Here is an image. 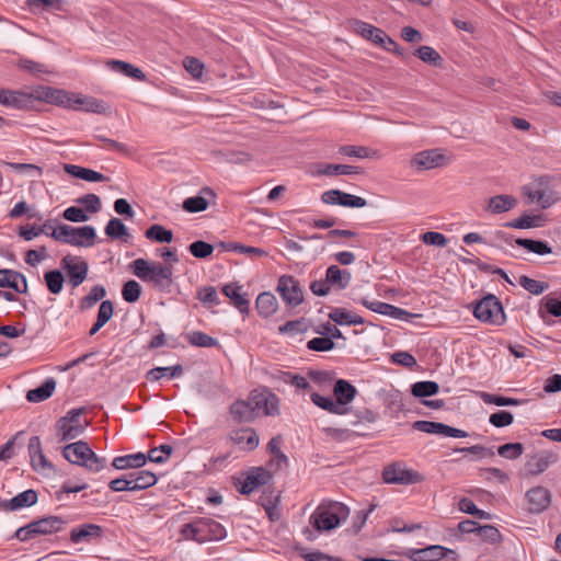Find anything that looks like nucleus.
Returning a JSON list of instances; mask_svg holds the SVG:
<instances>
[{"label":"nucleus","instance_id":"obj_1","mask_svg":"<svg viewBox=\"0 0 561 561\" xmlns=\"http://www.w3.org/2000/svg\"><path fill=\"white\" fill-rule=\"evenodd\" d=\"M350 510L346 505L335 501L322 502L310 516V525L318 531H330L346 520Z\"/></svg>","mask_w":561,"mask_h":561},{"label":"nucleus","instance_id":"obj_2","mask_svg":"<svg viewBox=\"0 0 561 561\" xmlns=\"http://www.w3.org/2000/svg\"><path fill=\"white\" fill-rule=\"evenodd\" d=\"M181 534L185 539L194 540L198 543L221 540L227 536V531L220 523L205 517L195 518L191 523L183 525Z\"/></svg>","mask_w":561,"mask_h":561},{"label":"nucleus","instance_id":"obj_3","mask_svg":"<svg viewBox=\"0 0 561 561\" xmlns=\"http://www.w3.org/2000/svg\"><path fill=\"white\" fill-rule=\"evenodd\" d=\"M62 456L69 462L83 467L91 472H100L106 465V459L99 457L83 440L66 445Z\"/></svg>","mask_w":561,"mask_h":561},{"label":"nucleus","instance_id":"obj_4","mask_svg":"<svg viewBox=\"0 0 561 561\" xmlns=\"http://www.w3.org/2000/svg\"><path fill=\"white\" fill-rule=\"evenodd\" d=\"M50 237L62 243L88 248L94 244L96 233L92 226L76 228L62 224L56 227V229H53Z\"/></svg>","mask_w":561,"mask_h":561},{"label":"nucleus","instance_id":"obj_5","mask_svg":"<svg viewBox=\"0 0 561 561\" xmlns=\"http://www.w3.org/2000/svg\"><path fill=\"white\" fill-rule=\"evenodd\" d=\"M67 523V520L58 516L43 517L19 528L15 533V537L20 541H26L39 535H53L64 530Z\"/></svg>","mask_w":561,"mask_h":561},{"label":"nucleus","instance_id":"obj_6","mask_svg":"<svg viewBox=\"0 0 561 561\" xmlns=\"http://www.w3.org/2000/svg\"><path fill=\"white\" fill-rule=\"evenodd\" d=\"M84 408L72 409L56 424L57 436L61 442L72 440L79 437L88 426V421H81Z\"/></svg>","mask_w":561,"mask_h":561},{"label":"nucleus","instance_id":"obj_7","mask_svg":"<svg viewBox=\"0 0 561 561\" xmlns=\"http://www.w3.org/2000/svg\"><path fill=\"white\" fill-rule=\"evenodd\" d=\"M382 479L388 484L411 485L424 481L423 474L409 469L403 462H393L383 468Z\"/></svg>","mask_w":561,"mask_h":561},{"label":"nucleus","instance_id":"obj_8","mask_svg":"<svg viewBox=\"0 0 561 561\" xmlns=\"http://www.w3.org/2000/svg\"><path fill=\"white\" fill-rule=\"evenodd\" d=\"M522 191L527 198V204H537L542 209L552 206L558 201L556 193L541 180L524 185Z\"/></svg>","mask_w":561,"mask_h":561},{"label":"nucleus","instance_id":"obj_9","mask_svg":"<svg viewBox=\"0 0 561 561\" xmlns=\"http://www.w3.org/2000/svg\"><path fill=\"white\" fill-rule=\"evenodd\" d=\"M68 98L69 100H67V104L65 105V108L67 110L83 111L87 113L102 115L110 113V105L101 99L69 91Z\"/></svg>","mask_w":561,"mask_h":561},{"label":"nucleus","instance_id":"obj_10","mask_svg":"<svg viewBox=\"0 0 561 561\" xmlns=\"http://www.w3.org/2000/svg\"><path fill=\"white\" fill-rule=\"evenodd\" d=\"M473 314L482 322L500 325L505 316L501 302L494 296H486L474 307Z\"/></svg>","mask_w":561,"mask_h":561},{"label":"nucleus","instance_id":"obj_11","mask_svg":"<svg viewBox=\"0 0 561 561\" xmlns=\"http://www.w3.org/2000/svg\"><path fill=\"white\" fill-rule=\"evenodd\" d=\"M30 462L34 471L42 476H53L56 472L54 465L44 454L42 442L38 436H32L27 443Z\"/></svg>","mask_w":561,"mask_h":561},{"label":"nucleus","instance_id":"obj_12","mask_svg":"<svg viewBox=\"0 0 561 561\" xmlns=\"http://www.w3.org/2000/svg\"><path fill=\"white\" fill-rule=\"evenodd\" d=\"M249 400L255 416L260 414L275 415L278 413V400L267 389L253 390L249 396Z\"/></svg>","mask_w":561,"mask_h":561},{"label":"nucleus","instance_id":"obj_13","mask_svg":"<svg viewBox=\"0 0 561 561\" xmlns=\"http://www.w3.org/2000/svg\"><path fill=\"white\" fill-rule=\"evenodd\" d=\"M413 428L423 433L436 434L445 437L465 438L468 436V433L462 430L432 421H416L413 423Z\"/></svg>","mask_w":561,"mask_h":561},{"label":"nucleus","instance_id":"obj_14","mask_svg":"<svg viewBox=\"0 0 561 561\" xmlns=\"http://www.w3.org/2000/svg\"><path fill=\"white\" fill-rule=\"evenodd\" d=\"M227 440L241 450L251 451L254 450L260 443V438L254 428L242 427L230 431L227 436Z\"/></svg>","mask_w":561,"mask_h":561},{"label":"nucleus","instance_id":"obj_15","mask_svg":"<svg viewBox=\"0 0 561 561\" xmlns=\"http://www.w3.org/2000/svg\"><path fill=\"white\" fill-rule=\"evenodd\" d=\"M31 98L32 100L46 102L64 108L67 104V100H69L68 91L47 85H41L34 89L31 93Z\"/></svg>","mask_w":561,"mask_h":561},{"label":"nucleus","instance_id":"obj_16","mask_svg":"<svg viewBox=\"0 0 561 561\" xmlns=\"http://www.w3.org/2000/svg\"><path fill=\"white\" fill-rule=\"evenodd\" d=\"M445 156L437 149L417 152L411 160V167L417 171L431 170L445 164Z\"/></svg>","mask_w":561,"mask_h":561},{"label":"nucleus","instance_id":"obj_17","mask_svg":"<svg viewBox=\"0 0 561 561\" xmlns=\"http://www.w3.org/2000/svg\"><path fill=\"white\" fill-rule=\"evenodd\" d=\"M526 501L529 512L541 513L551 504V493L548 489L538 485L526 492Z\"/></svg>","mask_w":561,"mask_h":561},{"label":"nucleus","instance_id":"obj_18","mask_svg":"<svg viewBox=\"0 0 561 561\" xmlns=\"http://www.w3.org/2000/svg\"><path fill=\"white\" fill-rule=\"evenodd\" d=\"M222 293L241 313L247 314L249 312L250 296L244 290L243 285H238V283H227L222 287Z\"/></svg>","mask_w":561,"mask_h":561},{"label":"nucleus","instance_id":"obj_19","mask_svg":"<svg viewBox=\"0 0 561 561\" xmlns=\"http://www.w3.org/2000/svg\"><path fill=\"white\" fill-rule=\"evenodd\" d=\"M216 194L209 187H203L199 195L187 197L183 202V209L187 213H201L208 208L210 201H215Z\"/></svg>","mask_w":561,"mask_h":561},{"label":"nucleus","instance_id":"obj_20","mask_svg":"<svg viewBox=\"0 0 561 561\" xmlns=\"http://www.w3.org/2000/svg\"><path fill=\"white\" fill-rule=\"evenodd\" d=\"M62 268L70 280H84L88 274V263L80 256L67 255L61 261Z\"/></svg>","mask_w":561,"mask_h":561},{"label":"nucleus","instance_id":"obj_21","mask_svg":"<svg viewBox=\"0 0 561 561\" xmlns=\"http://www.w3.org/2000/svg\"><path fill=\"white\" fill-rule=\"evenodd\" d=\"M271 479V473L262 468H253L247 476L245 480L239 488V492L242 494H250L261 485L266 484Z\"/></svg>","mask_w":561,"mask_h":561},{"label":"nucleus","instance_id":"obj_22","mask_svg":"<svg viewBox=\"0 0 561 561\" xmlns=\"http://www.w3.org/2000/svg\"><path fill=\"white\" fill-rule=\"evenodd\" d=\"M558 461V456L551 451H543L531 456L526 462L528 474L538 476Z\"/></svg>","mask_w":561,"mask_h":561},{"label":"nucleus","instance_id":"obj_23","mask_svg":"<svg viewBox=\"0 0 561 561\" xmlns=\"http://www.w3.org/2000/svg\"><path fill=\"white\" fill-rule=\"evenodd\" d=\"M103 530L101 526L96 524H83L71 529L70 540L76 545L82 542L89 543L93 539L101 538Z\"/></svg>","mask_w":561,"mask_h":561},{"label":"nucleus","instance_id":"obj_24","mask_svg":"<svg viewBox=\"0 0 561 561\" xmlns=\"http://www.w3.org/2000/svg\"><path fill=\"white\" fill-rule=\"evenodd\" d=\"M362 305H364L367 309L380 313L383 316H389L394 319H407L410 313L401 308L394 307L392 305L377 301V300H368V299H360L358 300Z\"/></svg>","mask_w":561,"mask_h":561},{"label":"nucleus","instance_id":"obj_25","mask_svg":"<svg viewBox=\"0 0 561 561\" xmlns=\"http://www.w3.org/2000/svg\"><path fill=\"white\" fill-rule=\"evenodd\" d=\"M518 201L513 195L501 194L488 199L484 210L491 214H502L515 208Z\"/></svg>","mask_w":561,"mask_h":561},{"label":"nucleus","instance_id":"obj_26","mask_svg":"<svg viewBox=\"0 0 561 561\" xmlns=\"http://www.w3.org/2000/svg\"><path fill=\"white\" fill-rule=\"evenodd\" d=\"M31 101V93L28 94L22 91L0 89V104L4 106H11L20 110L26 107Z\"/></svg>","mask_w":561,"mask_h":561},{"label":"nucleus","instance_id":"obj_27","mask_svg":"<svg viewBox=\"0 0 561 561\" xmlns=\"http://www.w3.org/2000/svg\"><path fill=\"white\" fill-rule=\"evenodd\" d=\"M283 300L289 306H298L304 300V295L298 283H278L277 287Z\"/></svg>","mask_w":561,"mask_h":561},{"label":"nucleus","instance_id":"obj_28","mask_svg":"<svg viewBox=\"0 0 561 561\" xmlns=\"http://www.w3.org/2000/svg\"><path fill=\"white\" fill-rule=\"evenodd\" d=\"M37 502V493L36 491L30 489L23 491L12 497L10 501L4 502L2 507L8 511H16L23 507H28L34 505Z\"/></svg>","mask_w":561,"mask_h":561},{"label":"nucleus","instance_id":"obj_29","mask_svg":"<svg viewBox=\"0 0 561 561\" xmlns=\"http://www.w3.org/2000/svg\"><path fill=\"white\" fill-rule=\"evenodd\" d=\"M333 393L336 398V402L341 408L348 404L354 400L357 394V389L344 379H339L333 388Z\"/></svg>","mask_w":561,"mask_h":561},{"label":"nucleus","instance_id":"obj_30","mask_svg":"<svg viewBox=\"0 0 561 561\" xmlns=\"http://www.w3.org/2000/svg\"><path fill=\"white\" fill-rule=\"evenodd\" d=\"M230 414L238 423H249L256 417L249 399L232 403L230 405Z\"/></svg>","mask_w":561,"mask_h":561},{"label":"nucleus","instance_id":"obj_31","mask_svg":"<svg viewBox=\"0 0 561 561\" xmlns=\"http://www.w3.org/2000/svg\"><path fill=\"white\" fill-rule=\"evenodd\" d=\"M55 389L56 380L54 378H48L38 388L28 390L26 392V400L34 403L43 402L53 396Z\"/></svg>","mask_w":561,"mask_h":561},{"label":"nucleus","instance_id":"obj_32","mask_svg":"<svg viewBox=\"0 0 561 561\" xmlns=\"http://www.w3.org/2000/svg\"><path fill=\"white\" fill-rule=\"evenodd\" d=\"M147 462V456L144 453H137L126 456H118L113 459V467L118 470L130 468H141Z\"/></svg>","mask_w":561,"mask_h":561},{"label":"nucleus","instance_id":"obj_33","mask_svg":"<svg viewBox=\"0 0 561 561\" xmlns=\"http://www.w3.org/2000/svg\"><path fill=\"white\" fill-rule=\"evenodd\" d=\"M107 66L113 71L119 72L126 77L134 78L139 81H144L146 79V76L141 71V69L135 67L134 65H131L129 62L112 59V60L107 61Z\"/></svg>","mask_w":561,"mask_h":561},{"label":"nucleus","instance_id":"obj_34","mask_svg":"<svg viewBox=\"0 0 561 561\" xmlns=\"http://www.w3.org/2000/svg\"><path fill=\"white\" fill-rule=\"evenodd\" d=\"M329 318L341 325H356L364 323V319L360 316L341 308L332 310L329 313Z\"/></svg>","mask_w":561,"mask_h":561},{"label":"nucleus","instance_id":"obj_35","mask_svg":"<svg viewBox=\"0 0 561 561\" xmlns=\"http://www.w3.org/2000/svg\"><path fill=\"white\" fill-rule=\"evenodd\" d=\"M256 309L263 317H270L277 310V300L271 293H262L256 298Z\"/></svg>","mask_w":561,"mask_h":561},{"label":"nucleus","instance_id":"obj_36","mask_svg":"<svg viewBox=\"0 0 561 561\" xmlns=\"http://www.w3.org/2000/svg\"><path fill=\"white\" fill-rule=\"evenodd\" d=\"M360 173L359 167L348 165V164H324L322 168L317 170V174L319 175H337V174H358Z\"/></svg>","mask_w":561,"mask_h":561},{"label":"nucleus","instance_id":"obj_37","mask_svg":"<svg viewBox=\"0 0 561 561\" xmlns=\"http://www.w3.org/2000/svg\"><path fill=\"white\" fill-rule=\"evenodd\" d=\"M106 295V290L103 286L95 285L91 288L90 293L84 296L79 304V308L82 311L89 310L94 307L100 300Z\"/></svg>","mask_w":561,"mask_h":561},{"label":"nucleus","instance_id":"obj_38","mask_svg":"<svg viewBox=\"0 0 561 561\" xmlns=\"http://www.w3.org/2000/svg\"><path fill=\"white\" fill-rule=\"evenodd\" d=\"M311 401L319 408L333 413V414H345L347 412L346 408H341L339 403H335L331 398L322 397L319 393L311 394Z\"/></svg>","mask_w":561,"mask_h":561},{"label":"nucleus","instance_id":"obj_39","mask_svg":"<svg viewBox=\"0 0 561 561\" xmlns=\"http://www.w3.org/2000/svg\"><path fill=\"white\" fill-rule=\"evenodd\" d=\"M339 153L345 157L365 159L376 156L377 151L364 146L345 145L339 148Z\"/></svg>","mask_w":561,"mask_h":561},{"label":"nucleus","instance_id":"obj_40","mask_svg":"<svg viewBox=\"0 0 561 561\" xmlns=\"http://www.w3.org/2000/svg\"><path fill=\"white\" fill-rule=\"evenodd\" d=\"M439 391V386L435 381H417L412 385L411 393L417 398L435 396Z\"/></svg>","mask_w":561,"mask_h":561},{"label":"nucleus","instance_id":"obj_41","mask_svg":"<svg viewBox=\"0 0 561 561\" xmlns=\"http://www.w3.org/2000/svg\"><path fill=\"white\" fill-rule=\"evenodd\" d=\"M145 234L146 238L161 243H170L173 240V232L161 225H152Z\"/></svg>","mask_w":561,"mask_h":561},{"label":"nucleus","instance_id":"obj_42","mask_svg":"<svg viewBox=\"0 0 561 561\" xmlns=\"http://www.w3.org/2000/svg\"><path fill=\"white\" fill-rule=\"evenodd\" d=\"M516 244L539 255L551 253V248L543 241L519 238L516 240Z\"/></svg>","mask_w":561,"mask_h":561},{"label":"nucleus","instance_id":"obj_43","mask_svg":"<svg viewBox=\"0 0 561 561\" xmlns=\"http://www.w3.org/2000/svg\"><path fill=\"white\" fill-rule=\"evenodd\" d=\"M135 479V485L138 491L154 485L158 481L157 476L149 470H140L131 473Z\"/></svg>","mask_w":561,"mask_h":561},{"label":"nucleus","instance_id":"obj_44","mask_svg":"<svg viewBox=\"0 0 561 561\" xmlns=\"http://www.w3.org/2000/svg\"><path fill=\"white\" fill-rule=\"evenodd\" d=\"M2 164L4 167L10 168L14 172L21 173V174H30V175L37 176V178L42 176V174H43V169L41 167H38L36 164H32V163H16V162L2 161Z\"/></svg>","mask_w":561,"mask_h":561},{"label":"nucleus","instance_id":"obj_45","mask_svg":"<svg viewBox=\"0 0 561 561\" xmlns=\"http://www.w3.org/2000/svg\"><path fill=\"white\" fill-rule=\"evenodd\" d=\"M481 400L486 404H495L497 407H517L519 405V400L514 398H506L496 394H492L489 392H480Z\"/></svg>","mask_w":561,"mask_h":561},{"label":"nucleus","instance_id":"obj_46","mask_svg":"<svg viewBox=\"0 0 561 561\" xmlns=\"http://www.w3.org/2000/svg\"><path fill=\"white\" fill-rule=\"evenodd\" d=\"M309 325L305 319L287 321L278 328V332L282 334L297 335L308 330Z\"/></svg>","mask_w":561,"mask_h":561},{"label":"nucleus","instance_id":"obj_47","mask_svg":"<svg viewBox=\"0 0 561 561\" xmlns=\"http://www.w3.org/2000/svg\"><path fill=\"white\" fill-rule=\"evenodd\" d=\"M129 267L135 276L140 279L151 277L152 263L145 259H137L129 264Z\"/></svg>","mask_w":561,"mask_h":561},{"label":"nucleus","instance_id":"obj_48","mask_svg":"<svg viewBox=\"0 0 561 561\" xmlns=\"http://www.w3.org/2000/svg\"><path fill=\"white\" fill-rule=\"evenodd\" d=\"M172 450H173L172 446L167 445V444L160 445L159 447L151 448L148 451V454L146 455L147 461L150 460L156 463H163L169 459V457L172 454Z\"/></svg>","mask_w":561,"mask_h":561},{"label":"nucleus","instance_id":"obj_49","mask_svg":"<svg viewBox=\"0 0 561 561\" xmlns=\"http://www.w3.org/2000/svg\"><path fill=\"white\" fill-rule=\"evenodd\" d=\"M186 339L192 345L199 347H211L218 344L216 339L199 331L187 333Z\"/></svg>","mask_w":561,"mask_h":561},{"label":"nucleus","instance_id":"obj_50","mask_svg":"<svg viewBox=\"0 0 561 561\" xmlns=\"http://www.w3.org/2000/svg\"><path fill=\"white\" fill-rule=\"evenodd\" d=\"M167 371H171V377H178L182 374L183 368L181 365L173 367H156L147 373V379L151 382L158 381L167 375Z\"/></svg>","mask_w":561,"mask_h":561},{"label":"nucleus","instance_id":"obj_51","mask_svg":"<svg viewBox=\"0 0 561 561\" xmlns=\"http://www.w3.org/2000/svg\"><path fill=\"white\" fill-rule=\"evenodd\" d=\"M540 220L541 216L523 215L517 219L507 222L506 226L515 229H528L533 227H539Z\"/></svg>","mask_w":561,"mask_h":561},{"label":"nucleus","instance_id":"obj_52","mask_svg":"<svg viewBox=\"0 0 561 561\" xmlns=\"http://www.w3.org/2000/svg\"><path fill=\"white\" fill-rule=\"evenodd\" d=\"M497 453L506 459H517L524 453V446L520 443H507L499 447Z\"/></svg>","mask_w":561,"mask_h":561},{"label":"nucleus","instance_id":"obj_53","mask_svg":"<svg viewBox=\"0 0 561 561\" xmlns=\"http://www.w3.org/2000/svg\"><path fill=\"white\" fill-rule=\"evenodd\" d=\"M415 55L424 62L430 65H438L442 61L440 55L430 46H420L415 50Z\"/></svg>","mask_w":561,"mask_h":561},{"label":"nucleus","instance_id":"obj_54","mask_svg":"<svg viewBox=\"0 0 561 561\" xmlns=\"http://www.w3.org/2000/svg\"><path fill=\"white\" fill-rule=\"evenodd\" d=\"M106 236L113 239H119L127 236V228L118 218H112L105 227Z\"/></svg>","mask_w":561,"mask_h":561},{"label":"nucleus","instance_id":"obj_55","mask_svg":"<svg viewBox=\"0 0 561 561\" xmlns=\"http://www.w3.org/2000/svg\"><path fill=\"white\" fill-rule=\"evenodd\" d=\"M262 506L271 522H276L280 519L282 513L278 496L275 497L274 500H263Z\"/></svg>","mask_w":561,"mask_h":561},{"label":"nucleus","instance_id":"obj_56","mask_svg":"<svg viewBox=\"0 0 561 561\" xmlns=\"http://www.w3.org/2000/svg\"><path fill=\"white\" fill-rule=\"evenodd\" d=\"M77 203L82 205L87 211L92 214L98 213L102 207L100 197L92 193L81 196L77 199Z\"/></svg>","mask_w":561,"mask_h":561},{"label":"nucleus","instance_id":"obj_57","mask_svg":"<svg viewBox=\"0 0 561 561\" xmlns=\"http://www.w3.org/2000/svg\"><path fill=\"white\" fill-rule=\"evenodd\" d=\"M369 41L385 48L386 50H391L390 46L397 48V43L391 37H389L381 28L378 27H376V32H374Z\"/></svg>","mask_w":561,"mask_h":561},{"label":"nucleus","instance_id":"obj_58","mask_svg":"<svg viewBox=\"0 0 561 561\" xmlns=\"http://www.w3.org/2000/svg\"><path fill=\"white\" fill-rule=\"evenodd\" d=\"M340 198V206L343 207L362 208L367 205V201L365 198L342 191Z\"/></svg>","mask_w":561,"mask_h":561},{"label":"nucleus","instance_id":"obj_59","mask_svg":"<svg viewBox=\"0 0 561 561\" xmlns=\"http://www.w3.org/2000/svg\"><path fill=\"white\" fill-rule=\"evenodd\" d=\"M188 249L191 254L198 259H205L214 251V247L211 244L201 240L193 242Z\"/></svg>","mask_w":561,"mask_h":561},{"label":"nucleus","instance_id":"obj_60","mask_svg":"<svg viewBox=\"0 0 561 561\" xmlns=\"http://www.w3.org/2000/svg\"><path fill=\"white\" fill-rule=\"evenodd\" d=\"M95 138L102 142L101 147L106 150L116 151L123 154H128L130 152L126 145L114 139H110L101 135L95 136Z\"/></svg>","mask_w":561,"mask_h":561},{"label":"nucleus","instance_id":"obj_61","mask_svg":"<svg viewBox=\"0 0 561 561\" xmlns=\"http://www.w3.org/2000/svg\"><path fill=\"white\" fill-rule=\"evenodd\" d=\"M421 240L425 243V244H428V245H435V247H439V248H444L446 247L447 244V238L440 233V232H436V231H427V232H424L422 236H421Z\"/></svg>","mask_w":561,"mask_h":561},{"label":"nucleus","instance_id":"obj_62","mask_svg":"<svg viewBox=\"0 0 561 561\" xmlns=\"http://www.w3.org/2000/svg\"><path fill=\"white\" fill-rule=\"evenodd\" d=\"M307 347L316 352H327L334 347V342L330 337H314L308 341Z\"/></svg>","mask_w":561,"mask_h":561},{"label":"nucleus","instance_id":"obj_63","mask_svg":"<svg viewBox=\"0 0 561 561\" xmlns=\"http://www.w3.org/2000/svg\"><path fill=\"white\" fill-rule=\"evenodd\" d=\"M489 421L495 427H504L513 423L514 416L508 411H499L496 413L491 414Z\"/></svg>","mask_w":561,"mask_h":561},{"label":"nucleus","instance_id":"obj_64","mask_svg":"<svg viewBox=\"0 0 561 561\" xmlns=\"http://www.w3.org/2000/svg\"><path fill=\"white\" fill-rule=\"evenodd\" d=\"M141 294V287L139 283H125L122 296L127 302H135L138 300Z\"/></svg>","mask_w":561,"mask_h":561}]
</instances>
